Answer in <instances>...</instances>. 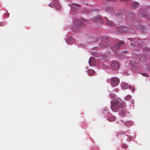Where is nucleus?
<instances>
[{
    "mask_svg": "<svg viewBox=\"0 0 150 150\" xmlns=\"http://www.w3.org/2000/svg\"><path fill=\"white\" fill-rule=\"evenodd\" d=\"M115 91L116 92H117L119 91V89L118 88H115Z\"/></svg>",
    "mask_w": 150,
    "mask_h": 150,
    "instance_id": "nucleus-33",
    "label": "nucleus"
},
{
    "mask_svg": "<svg viewBox=\"0 0 150 150\" xmlns=\"http://www.w3.org/2000/svg\"><path fill=\"white\" fill-rule=\"evenodd\" d=\"M110 91V92H112V91Z\"/></svg>",
    "mask_w": 150,
    "mask_h": 150,
    "instance_id": "nucleus-42",
    "label": "nucleus"
},
{
    "mask_svg": "<svg viewBox=\"0 0 150 150\" xmlns=\"http://www.w3.org/2000/svg\"><path fill=\"white\" fill-rule=\"evenodd\" d=\"M118 14L120 16H122V13H118Z\"/></svg>",
    "mask_w": 150,
    "mask_h": 150,
    "instance_id": "nucleus-34",
    "label": "nucleus"
},
{
    "mask_svg": "<svg viewBox=\"0 0 150 150\" xmlns=\"http://www.w3.org/2000/svg\"><path fill=\"white\" fill-rule=\"evenodd\" d=\"M110 97L112 100L111 103H123L121 99L117 97L116 96L112 93L109 94Z\"/></svg>",
    "mask_w": 150,
    "mask_h": 150,
    "instance_id": "nucleus-3",
    "label": "nucleus"
},
{
    "mask_svg": "<svg viewBox=\"0 0 150 150\" xmlns=\"http://www.w3.org/2000/svg\"><path fill=\"white\" fill-rule=\"evenodd\" d=\"M121 87L122 88L124 89H126L127 88L128 86L127 84L126 83H122L121 85Z\"/></svg>",
    "mask_w": 150,
    "mask_h": 150,
    "instance_id": "nucleus-18",
    "label": "nucleus"
},
{
    "mask_svg": "<svg viewBox=\"0 0 150 150\" xmlns=\"http://www.w3.org/2000/svg\"><path fill=\"white\" fill-rule=\"evenodd\" d=\"M105 19L106 21V23L107 25L111 26L113 25V23L112 21H109L108 19L106 17H105Z\"/></svg>",
    "mask_w": 150,
    "mask_h": 150,
    "instance_id": "nucleus-15",
    "label": "nucleus"
},
{
    "mask_svg": "<svg viewBox=\"0 0 150 150\" xmlns=\"http://www.w3.org/2000/svg\"><path fill=\"white\" fill-rule=\"evenodd\" d=\"M49 6L53 8H54L57 10H60L61 8L60 4L58 0H52V2L49 4Z\"/></svg>",
    "mask_w": 150,
    "mask_h": 150,
    "instance_id": "nucleus-2",
    "label": "nucleus"
},
{
    "mask_svg": "<svg viewBox=\"0 0 150 150\" xmlns=\"http://www.w3.org/2000/svg\"><path fill=\"white\" fill-rule=\"evenodd\" d=\"M149 69L150 70V66L149 67Z\"/></svg>",
    "mask_w": 150,
    "mask_h": 150,
    "instance_id": "nucleus-40",
    "label": "nucleus"
},
{
    "mask_svg": "<svg viewBox=\"0 0 150 150\" xmlns=\"http://www.w3.org/2000/svg\"><path fill=\"white\" fill-rule=\"evenodd\" d=\"M110 81V84L113 87L117 86L120 82L119 79L117 77L111 78Z\"/></svg>",
    "mask_w": 150,
    "mask_h": 150,
    "instance_id": "nucleus-5",
    "label": "nucleus"
},
{
    "mask_svg": "<svg viewBox=\"0 0 150 150\" xmlns=\"http://www.w3.org/2000/svg\"><path fill=\"white\" fill-rule=\"evenodd\" d=\"M65 40L68 45H70V44L72 43L74 41L73 39L71 37H69Z\"/></svg>",
    "mask_w": 150,
    "mask_h": 150,
    "instance_id": "nucleus-13",
    "label": "nucleus"
},
{
    "mask_svg": "<svg viewBox=\"0 0 150 150\" xmlns=\"http://www.w3.org/2000/svg\"><path fill=\"white\" fill-rule=\"evenodd\" d=\"M146 12V11L144 8H142L139 10L138 14L139 16L140 17H144Z\"/></svg>",
    "mask_w": 150,
    "mask_h": 150,
    "instance_id": "nucleus-9",
    "label": "nucleus"
},
{
    "mask_svg": "<svg viewBox=\"0 0 150 150\" xmlns=\"http://www.w3.org/2000/svg\"><path fill=\"white\" fill-rule=\"evenodd\" d=\"M146 18L148 19H150V14H147L146 16Z\"/></svg>",
    "mask_w": 150,
    "mask_h": 150,
    "instance_id": "nucleus-26",
    "label": "nucleus"
},
{
    "mask_svg": "<svg viewBox=\"0 0 150 150\" xmlns=\"http://www.w3.org/2000/svg\"><path fill=\"white\" fill-rule=\"evenodd\" d=\"M102 67L103 69H108V68L109 66L105 64H103L102 65Z\"/></svg>",
    "mask_w": 150,
    "mask_h": 150,
    "instance_id": "nucleus-22",
    "label": "nucleus"
},
{
    "mask_svg": "<svg viewBox=\"0 0 150 150\" xmlns=\"http://www.w3.org/2000/svg\"><path fill=\"white\" fill-rule=\"evenodd\" d=\"M107 59H108V58H105V60H107Z\"/></svg>",
    "mask_w": 150,
    "mask_h": 150,
    "instance_id": "nucleus-38",
    "label": "nucleus"
},
{
    "mask_svg": "<svg viewBox=\"0 0 150 150\" xmlns=\"http://www.w3.org/2000/svg\"><path fill=\"white\" fill-rule=\"evenodd\" d=\"M134 91V87H133V89L132 90V91L133 92Z\"/></svg>",
    "mask_w": 150,
    "mask_h": 150,
    "instance_id": "nucleus-36",
    "label": "nucleus"
},
{
    "mask_svg": "<svg viewBox=\"0 0 150 150\" xmlns=\"http://www.w3.org/2000/svg\"><path fill=\"white\" fill-rule=\"evenodd\" d=\"M131 96L130 95H127L125 97V99L126 100H128L130 98Z\"/></svg>",
    "mask_w": 150,
    "mask_h": 150,
    "instance_id": "nucleus-23",
    "label": "nucleus"
},
{
    "mask_svg": "<svg viewBox=\"0 0 150 150\" xmlns=\"http://www.w3.org/2000/svg\"><path fill=\"white\" fill-rule=\"evenodd\" d=\"M69 6L71 7V8L73 11H75L76 10H78L80 9V6L75 4H69Z\"/></svg>",
    "mask_w": 150,
    "mask_h": 150,
    "instance_id": "nucleus-10",
    "label": "nucleus"
},
{
    "mask_svg": "<svg viewBox=\"0 0 150 150\" xmlns=\"http://www.w3.org/2000/svg\"><path fill=\"white\" fill-rule=\"evenodd\" d=\"M111 67L113 70H117L120 67V64L118 62L113 60L111 62Z\"/></svg>",
    "mask_w": 150,
    "mask_h": 150,
    "instance_id": "nucleus-7",
    "label": "nucleus"
},
{
    "mask_svg": "<svg viewBox=\"0 0 150 150\" xmlns=\"http://www.w3.org/2000/svg\"><path fill=\"white\" fill-rule=\"evenodd\" d=\"M117 30L120 33L125 32L129 30L126 27H124L123 28H117Z\"/></svg>",
    "mask_w": 150,
    "mask_h": 150,
    "instance_id": "nucleus-14",
    "label": "nucleus"
},
{
    "mask_svg": "<svg viewBox=\"0 0 150 150\" xmlns=\"http://www.w3.org/2000/svg\"><path fill=\"white\" fill-rule=\"evenodd\" d=\"M116 120L115 117L114 116H112L108 118V120L110 122H112Z\"/></svg>",
    "mask_w": 150,
    "mask_h": 150,
    "instance_id": "nucleus-20",
    "label": "nucleus"
},
{
    "mask_svg": "<svg viewBox=\"0 0 150 150\" xmlns=\"http://www.w3.org/2000/svg\"><path fill=\"white\" fill-rule=\"evenodd\" d=\"M146 59V56L144 55H142L139 59V61L140 63L143 62Z\"/></svg>",
    "mask_w": 150,
    "mask_h": 150,
    "instance_id": "nucleus-17",
    "label": "nucleus"
},
{
    "mask_svg": "<svg viewBox=\"0 0 150 150\" xmlns=\"http://www.w3.org/2000/svg\"><path fill=\"white\" fill-rule=\"evenodd\" d=\"M95 72L94 71L93 69H89L88 70L87 73L88 75L90 76L93 75Z\"/></svg>",
    "mask_w": 150,
    "mask_h": 150,
    "instance_id": "nucleus-19",
    "label": "nucleus"
},
{
    "mask_svg": "<svg viewBox=\"0 0 150 150\" xmlns=\"http://www.w3.org/2000/svg\"><path fill=\"white\" fill-rule=\"evenodd\" d=\"M8 16L9 14L4 13V16L5 17V18H8Z\"/></svg>",
    "mask_w": 150,
    "mask_h": 150,
    "instance_id": "nucleus-27",
    "label": "nucleus"
},
{
    "mask_svg": "<svg viewBox=\"0 0 150 150\" xmlns=\"http://www.w3.org/2000/svg\"><path fill=\"white\" fill-rule=\"evenodd\" d=\"M134 25L137 28H140L143 32H144L146 30V28L142 25H140L139 20L136 18L134 22Z\"/></svg>",
    "mask_w": 150,
    "mask_h": 150,
    "instance_id": "nucleus-6",
    "label": "nucleus"
},
{
    "mask_svg": "<svg viewBox=\"0 0 150 150\" xmlns=\"http://www.w3.org/2000/svg\"><path fill=\"white\" fill-rule=\"evenodd\" d=\"M124 104H112L111 106V109L114 112H117L120 108H122V106H124Z\"/></svg>",
    "mask_w": 150,
    "mask_h": 150,
    "instance_id": "nucleus-4",
    "label": "nucleus"
},
{
    "mask_svg": "<svg viewBox=\"0 0 150 150\" xmlns=\"http://www.w3.org/2000/svg\"><path fill=\"white\" fill-rule=\"evenodd\" d=\"M128 40L130 41V45L132 47L135 46L136 44V42H137V40L136 39L129 38L128 39Z\"/></svg>",
    "mask_w": 150,
    "mask_h": 150,
    "instance_id": "nucleus-11",
    "label": "nucleus"
},
{
    "mask_svg": "<svg viewBox=\"0 0 150 150\" xmlns=\"http://www.w3.org/2000/svg\"><path fill=\"white\" fill-rule=\"evenodd\" d=\"M110 9H111V11L110 12L111 13H113V11L111 7H110Z\"/></svg>",
    "mask_w": 150,
    "mask_h": 150,
    "instance_id": "nucleus-31",
    "label": "nucleus"
},
{
    "mask_svg": "<svg viewBox=\"0 0 150 150\" xmlns=\"http://www.w3.org/2000/svg\"><path fill=\"white\" fill-rule=\"evenodd\" d=\"M145 42V40H144L143 41L139 39H138L137 40V43L138 44V45L140 46H142Z\"/></svg>",
    "mask_w": 150,
    "mask_h": 150,
    "instance_id": "nucleus-16",
    "label": "nucleus"
},
{
    "mask_svg": "<svg viewBox=\"0 0 150 150\" xmlns=\"http://www.w3.org/2000/svg\"><path fill=\"white\" fill-rule=\"evenodd\" d=\"M103 43H101L100 44V46L101 47H106V45H105H105L104 44V42H103Z\"/></svg>",
    "mask_w": 150,
    "mask_h": 150,
    "instance_id": "nucleus-24",
    "label": "nucleus"
},
{
    "mask_svg": "<svg viewBox=\"0 0 150 150\" xmlns=\"http://www.w3.org/2000/svg\"><path fill=\"white\" fill-rule=\"evenodd\" d=\"M74 22V26L73 28V30L75 32H77L81 27L84 26V25L78 19H75Z\"/></svg>",
    "mask_w": 150,
    "mask_h": 150,
    "instance_id": "nucleus-1",
    "label": "nucleus"
},
{
    "mask_svg": "<svg viewBox=\"0 0 150 150\" xmlns=\"http://www.w3.org/2000/svg\"><path fill=\"white\" fill-rule=\"evenodd\" d=\"M103 61H103H102V62H104Z\"/></svg>",
    "mask_w": 150,
    "mask_h": 150,
    "instance_id": "nucleus-41",
    "label": "nucleus"
},
{
    "mask_svg": "<svg viewBox=\"0 0 150 150\" xmlns=\"http://www.w3.org/2000/svg\"><path fill=\"white\" fill-rule=\"evenodd\" d=\"M130 139V138H128V139H127L128 140H129Z\"/></svg>",
    "mask_w": 150,
    "mask_h": 150,
    "instance_id": "nucleus-37",
    "label": "nucleus"
},
{
    "mask_svg": "<svg viewBox=\"0 0 150 150\" xmlns=\"http://www.w3.org/2000/svg\"><path fill=\"white\" fill-rule=\"evenodd\" d=\"M122 146L123 148H125V149L127 148V146L125 144H123Z\"/></svg>",
    "mask_w": 150,
    "mask_h": 150,
    "instance_id": "nucleus-28",
    "label": "nucleus"
},
{
    "mask_svg": "<svg viewBox=\"0 0 150 150\" xmlns=\"http://www.w3.org/2000/svg\"><path fill=\"white\" fill-rule=\"evenodd\" d=\"M124 44V42L123 41H120L117 43L115 45L112 46L111 47V49L113 51H116L119 48Z\"/></svg>",
    "mask_w": 150,
    "mask_h": 150,
    "instance_id": "nucleus-8",
    "label": "nucleus"
},
{
    "mask_svg": "<svg viewBox=\"0 0 150 150\" xmlns=\"http://www.w3.org/2000/svg\"><path fill=\"white\" fill-rule=\"evenodd\" d=\"M88 62L90 65H95L96 64L95 58L92 57H91L89 59Z\"/></svg>",
    "mask_w": 150,
    "mask_h": 150,
    "instance_id": "nucleus-12",
    "label": "nucleus"
},
{
    "mask_svg": "<svg viewBox=\"0 0 150 150\" xmlns=\"http://www.w3.org/2000/svg\"><path fill=\"white\" fill-rule=\"evenodd\" d=\"M125 114V112L123 111L122 112V113L121 114V116H124Z\"/></svg>",
    "mask_w": 150,
    "mask_h": 150,
    "instance_id": "nucleus-29",
    "label": "nucleus"
},
{
    "mask_svg": "<svg viewBox=\"0 0 150 150\" xmlns=\"http://www.w3.org/2000/svg\"><path fill=\"white\" fill-rule=\"evenodd\" d=\"M142 75L143 76H146V77L148 76V75L145 73H143Z\"/></svg>",
    "mask_w": 150,
    "mask_h": 150,
    "instance_id": "nucleus-30",
    "label": "nucleus"
},
{
    "mask_svg": "<svg viewBox=\"0 0 150 150\" xmlns=\"http://www.w3.org/2000/svg\"><path fill=\"white\" fill-rule=\"evenodd\" d=\"M1 24H0V25H1Z\"/></svg>",
    "mask_w": 150,
    "mask_h": 150,
    "instance_id": "nucleus-44",
    "label": "nucleus"
},
{
    "mask_svg": "<svg viewBox=\"0 0 150 150\" xmlns=\"http://www.w3.org/2000/svg\"><path fill=\"white\" fill-rule=\"evenodd\" d=\"M130 64L133 67H135L136 65V62L133 60L132 61L130 62Z\"/></svg>",
    "mask_w": 150,
    "mask_h": 150,
    "instance_id": "nucleus-21",
    "label": "nucleus"
},
{
    "mask_svg": "<svg viewBox=\"0 0 150 150\" xmlns=\"http://www.w3.org/2000/svg\"><path fill=\"white\" fill-rule=\"evenodd\" d=\"M131 103H134L135 102L134 100V99H132L131 100Z\"/></svg>",
    "mask_w": 150,
    "mask_h": 150,
    "instance_id": "nucleus-32",
    "label": "nucleus"
},
{
    "mask_svg": "<svg viewBox=\"0 0 150 150\" xmlns=\"http://www.w3.org/2000/svg\"><path fill=\"white\" fill-rule=\"evenodd\" d=\"M81 20L83 22H87V21H88V20L86 19H84V18H81Z\"/></svg>",
    "mask_w": 150,
    "mask_h": 150,
    "instance_id": "nucleus-25",
    "label": "nucleus"
},
{
    "mask_svg": "<svg viewBox=\"0 0 150 150\" xmlns=\"http://www.w3.org/2000/svg\"><path fill=\"white\" fill-rule=\"evenodd\" d=\"M107 11L108 12H109V11H108V9H107Z\"/></svg>",
    "mask_w": 150,
    "mask_h": 150,
    "instance_id": "nucleus-39",
    "label": "nucleus"
},
{
    "mask_svg": "<svg viewBox=\"0 0 150 150\" xmlns=\"http://www.w3.org/2000/svg\"><path fill=\"white\" fill-rule=\"evenodd\" d=\"M129 88L130 90H131L132 87L131 86H129Z\"/></svg>",
    "mask_w": 150,
    "mask_h": 150,
    "instance_id": "nucleus-35",
    "label": "nucleus"
},
{
    "mask_svg": "<svg viewBox=\"0 0 150 150\" xmlns=\"http://www.w3.org/2000/svg\"><path fill=\"white\" fill-rule=\"evenodd\" d=\"M1 24H0V25H1Z\"/></svg>",
    "mask_w": 150,
    "mask_h": 150,
    "instance_id": "nucleus-43",
    "label": "nucleus"
}]
</instances>
